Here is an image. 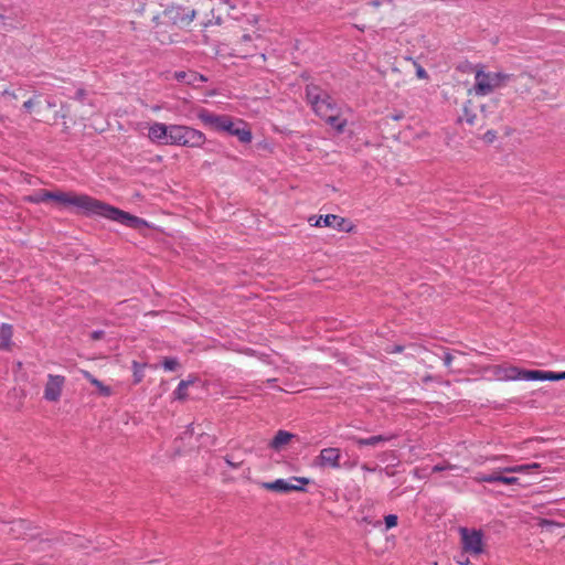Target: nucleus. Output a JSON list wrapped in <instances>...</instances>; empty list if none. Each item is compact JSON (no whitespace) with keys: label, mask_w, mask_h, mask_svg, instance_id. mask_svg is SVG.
Listing matches in <instances>:
<instances>
[{"label":"nucleus","mask_w":565,"mask_h":565,"mask_svg":"<svg viewBox=\"0 0 565 565\" xmlns=\"http://www.w3.org/2000/svg\"><path fill=\"white\" fill-rule=\"evenodd\" d=\"M50 201H54L62 206H73L86 215H99L110 221L124 224L131 228H141L147 226V222L122 210L104 203L86 194H76L74 192L51 191Z\"/></svg>","instance_id":"1"},{"label":"nucleus","mask_w":565,"mask_h":565,"mask_svg":"<svg viewBox=\"0 0 565 565\" xmlns=\"http://www.w3.org/2000/svg\"><path fill=\"white\" fill-rule=\"evenodd\" d=\"M306 94L307 99L312 106L315 113L324 119L337 131L341 132L347 124V120L340 117L339 109L330 96H328L317 86H308Z\"/></svg>","instance_id":"2"},{"label":"nucleus","mask_w":565,"mask_h":565,"mask_svg":"<svg viewBox=\"0 0 565 565\" xmlns=\"http://www.w3.org/2000/svg\"><path fill=\"white\" fill-rule=\"evenodd\" d=\"M513 75L502 73V72H484L479 70L475 75V85L471 89H469V94H475L477 96H486L504 87L511 79Z\"/></svg>","instance_id":"3"},{"label":"nucleus","mask_w":565,"mask_h":565,"mask_svg":"<svg viewBox=\"0 0 565 565\" xmlns=\"http://www.w3.org/2000/svg\"><path fill=\"white\" fill-rule=\"evenodd\" d=\"M169 145L200 148L205 143V136L200 130L189 126L170 125Z\"/></svg>","instance_id":"4"},{"label":"nucleus","mask_w":565,"mask_h":565,"mask_svg":"<svg viewBox=\"0 0 565 565\" xmlns=\"http://www.w3.org/2000/svg\"><path fill=\"white\" fill-rule=\"evenodd\" d=\"M461 546L465 554L479 556L484 552L483 533L480 530L460 527Z\"/></svg>","instance_id":"5"},{"label":"nucleus","mask_w":565,"mask_h":565,"mask_svg":"<svg viewBox=\"0 0 565 565\" xmlns=\"http://www.w3.org/2000/svg\"><path fill=\"white\" fill-rule=\"evenodd\" d=\"M488 370L497 381H530L525 376L530 370H521L513 365H492Z\"/></svg>","instance_id":"6"},{"label":"nucleus","mask_w":565,"mask_h":565,"mask_svg":"<svg viewBox=\"0 0 565 565\" xmlns=\"http://www.w3.org/2000/svg\"><path fill=\"white\" fill-rule=\"evenodd\" d=\"M309 481L306 478H292L291 480L277 479L273 482H264L262 486L264 489L287 493L291 491H301L303 486Z\"/></svg>","instance_id":"7"},{"label":"nucleus","mask_w":565,"mask_h":565,"mask_svg":"<svg viewBox=\"0 0 565 565\" xmlns=\"http://www.w3.org/2000/svg\"><path fill=\"white\" fill-rule=\"evenodd\" d=\"M163 15L175 25L186 26L193 21L195 11L181 7H170L164 10Z\"/></svg>","instance_id":"8"},{"label":"nucleus","mask_w":565,"mask_h":565,"mask_svg":"<svg viewBox=\"0 0 565 565\" xmlns=\"http://www.w3.org/2000/svg\"><path fill=\"white\" fill-rule=\"evenodd\" d=\"M64 384L65 377L63 375L49 374L44 387V398L49 402H57L62 395Z\"/></svg>","instance_id":"9"},{"label":"nucleus","mask_w":565,"mask_h":565,"mask_svg":"<svg viewBox=\"0 0 565 565\" xmlns=\"http://www.w3.org/2000/svg\"><path fill=\"white\" fill-rule=\"evenodd\" d=\"M309 223L313 226H324L332 227L340 231H351V227H345L347 221L343 217H340L334 214L320 215V216H311L309 218Z\"/></svg>","instance_id":"10"},{"label":"nucleus","mask_w":565,"mask_h":565,"mask_svg":"<svg viewBox=\"0 0 565 565\" xmlns=\"http://www.w3.org/2000/svg\"><path fill=\"white\" fill-rule=\"evenodd\" d=\"M340 459L341 451L339 448H323L319 456L316 458V463L322 468L330 467L338 469L341 467Z\"/></svg>","instance_id":"11"},{"label":"nucleus","mask_w":565,"mask_h":565,"mask_svg":"<svg viewBox=\"0 0 565 565\" xmlns=\"http://www.w3.org/2000/svg\"><path fill=\"white\" fill-rule=\"evenodd\" d=\"M198 117L205 126L217 131H222L227 122V115H215L206 109L200 110Z\"/></svg>","instance_id":"12"},{"label":"nucleus","mask_w":565,"mask_h":565,"mask_svg":"<svg viewBox=\"0 0 565 565\" xmlns=\"http://www.w3.org/2000/svg\"><path fill=\"white\" fill-rule=\"evenodd\" d=\"M170 125L167 126L162 122H153L149 127L148 137L151 141L160 145H169Z\"/></svg>","instance_id":"13"},{"label":"nucleus","mask_w":565,"mask_h":565,"mask_svg":"<svg viewBox=\"0 0 565 565\" xmlns=\"http://www.w3.org/2000/svg\"><path fill=\"white\" fill-rule=\"evenodd\" d=\"M525 376L531 381H559L565 380V372L556 373L551 371L531 370Z\"/></svg>","instance_id":"14"},{"label":"nucleus","mask_w":565,"mask_h":565,"mask_svg":"<svg viewBox=\"0 0 565 565\" xmlns=\"http://www.w3.org/2000/svg\"><path fill=\"white\" fill-rule=\"evenodd\" d=\"M296 436L286 430H278L273 440L269 444V447L276 451L281 450L286 445H288Z\"/></svg>","instance_id":"15"},{"label":"nucleus","mask_w":565,"mask_h":565,"mask_svg":"<svg viewBox=\"0 0 565 565\" xmlns=\"http://www.w3.org/2000/svg\"><path fill=\"white\" fill-rule=\"evenodd\" d=\"M393 435H377L370 438H355V443L359 446H373L376 447L382 443L388 441L393 438Z\"/></svg>","instance_id":"16"},{"label":"nucleus","mask_w":565,"mask_h":565,"mask_svg":"<svg viewBox=\"0 0 565 565\" xmlns=\"http://www.w3.org/2000/svg\"><path fill=\"white\" fill-rule=\"evenodd\" d=\"M13 330L8 323H2L0 327V349L8 350L11 345Z\"/></svg>","instance_id":"17"},{"label":"nucleus","mask_w":565,"mask_h":565,"mask_svg":"<svg viewBox=\"0 0 565 565\" xmlns=\"http://www.w3.org/2000/svg\"><path fill=\"white\" fill-rule=\"evenodd\" d=\"M83 376L93 384L98 393L103 396H110L111 395V388L105 384H103L99 380L94 377L88 371H82Z\"/></svg>","instance_id":"18"},{"label":"nucleus","mask_w":565,"mask_h":565,"mask_svg":"<svg viewBox=\"0 0 565 565\" xmlns=\"http://www.w3.org/2000/svg\"><path fill=\"white\" fill-rule=\"evenodd\" d=\"M233 136H236L241 142L247 143L252 140V132L243 120H238V126L233 130Z\"/></svg>","instance_id":"19"},{"label":"nucleus","mask_w":565,"mask_h":565,"mask_svg":"<svg viewBox=\"0 0 565 565\" xmlns=\"http://www.w3.org/2000/svg\"><path fill=\"white\" fill-rule=\"evenodd\" d=\"M540 468H541L540 463L533 462L530 465H519V466L505 467V468H502V471L513 472V473H526L532 470H539Z\"/></svg>","instance_id":"20"},{"label":"nucleus","mask_w":565,"mask_h":565,"mask_svg":"<svg viewBox=\"0 0 565 565\" xmlns=\"http://www.w3.org/2000/svg\"><path fill=\"white\" fill-rule=\"evenodd\" d=\"M50 199H51V191H46V190H40V191L25 198V200L31 203L47 202V201H50Z\"/></svg>","instance_id":"21"},{"label":"nucleus","mask_w":565,"mask_h":565,"mask_svg":"<svg viewBox=\"0 0 565 565\" xmlns=\"http://www.w3.org/2000/svg\"><path fill=\"white\" fill-rule=\"evenodd\" d=\"M503 472L504 471H502V469H498L497 471H494L491 475H478L475 477V480L477 482H489V483L500 482V476Z\"/></svg>","instance_id":"22"},{"label":"nucleus","mask_w":565,"mask_h":565,"mask_svg":"<svg viewBox=\"0 0 565 565\" xmlns=\"http://www.w3.org/2000/svg\"><path fill=\"white\" fill-rule=\"evenodd\" d=\"M191 383V381H181L173 393L174 397L180 401L185 399L188 396L186 391Z\"/></svg>","instance_id":"23"},{"label":"nucleus","mask_w":565,"mask_h":565,"mask_svg":"<svg viewBox=\"0 0 565 565\" xmlns=\"http://www.w3.org/2000/svg\"><path fill=\"white\" fill-rule=\"evenodd\" d=\"M145 366V364H140L136 361L132 363L135 383H139L142 381Z\"/></svg>","instance_id":"24"},{"label":"nucleus","mask_w":565,"mask_h":565,"mask_svg":"<svg viewBox=\"0 0 565 565\" xmlns=\"http://www.w3.org/2000/svg\"><path fill=\"white\" fill-rule=\"evenodd\" d=\"M162 365L166 371H174L179 367L180 363L175 358H164Z\"/></svg>","instance_id":"25"},{"label":"nucleus","mask_w":565,"mask_h":565,"mask_svg":"<svg viewBox=\"0 0 565 565\" xmlns=\"http://www.w3.org/2000/svg\"><path fill=\"white\" fill-rule=\"evenodd\" d=\"M238 120H234L232 117L227 116V122L225 124V127H223L222 131H226L230 135H233V130L237 128Z\"/></svg>","instance_id":"26"},{"label":"nucleus","mask_w":565,"mask_h":565,"mask_svg":"<svg viewBox=\"0 0 565 565\" xmlns=\"http://www.w3.org/2000/svg\"><path fill=\"white\" fill-rule=\"evenodd\" d=\"M13 28L11 22H8V20L0 14V32H8Z\"/></svg>","instance_id":"27"},{"label":"nucleus","mask_w":565,"mask_h":565,"mask_svg":"<svg viewBox=\"0 0 565 565\" xmlns=\"http://www.w3.org/2000/svg\"><path fill=\"white\" fill-rule=\"evenodd\" d=\"M386 529H392L397 525V516L395 514H388L384 519Z\"/></svg>","instance_id":"28"},{"label":"nucleus","mask_w":565,"mask_h":565,"mask_svg":"<svg viewBox=\"0 0 565 565\" xmlns=\"http://www.w3.org/2000/svg\"><path fill=\"white\" fill-rule=\"evenodd\" d=\"M414 65L416 67V75L420 79H426L428 77L427 72L424 70V67L417 63L414 62Z\"/></svg>","instance_id":"29"},{"label":"nucleus","mask_w":565,"mask_h":565,"mask_svg":"<svg viewBox=\"0 0 565 565\" xmlns=\"http://www.w3.org/2000/svg\"><path fill=\"white\" fill-rule=\"evenodd\" d=\"M519 479L516 477H505V476H500V482L501 483H504V484H514V483H518Z\"/></svg>","instance_id":"30"},{"label":"nucleus","mask_w":565,"mask_h":565,"mask_svg":"<svg viewBox=\"0 0 565 565\" xmlns=\"http://www.w3.org/2000/svg\"><path fill=\"white\" fill-rule=\"evenodd\" d=\"M446 469H458L457 466H454V465H436L434 468H433V472H439V471H443V470H446Z\"/></svg>","instance_id":"31"},{"label":"nucleus","mask_w":565,"mask_h":565,"mask_svg":"<svg viewBox=\"0 0 565 565\" xmlns=\"http://www.w3.org/2000/svg\"><path fill=\"white\" fill-rule=\"evenodd\" d=\"M465 115H466V120H467V122H468L469 125H473V124H475V118H476V116H475V115H470V114L468 113V108H467V106L465 107Z\"/></svg>","instance_id":"32"},{"label":"nucleus","mask_w":565,"mask_h":565,"mask_svg":"<svg viewBox=\"0 0 565 565\" xmlns=\"http://www.w3.org/2000/svg\"><path fill=\"white\" fill-rule=\"evenodd\" d=\"M495 139V134L493 131H487L483 136V140L487 142H492Z\"/></svg>","instance_id":"33"},{"label":"nucleus","mask_w":565,"mask_h":565,"mask_svg":"<svg viewBox=\"0 0 565 565\" xmlns=\"http://www.w3.org/2000/svg\"><path fill=\"white\" fill-rule=\"evenodd\" d=\"M457 563H458L459 565H468V564L470 563V561H469V557H468V556H466L465 554H461V555L458 557Z\"/></svg>","instance_id":"34"},{"label":"nucleus","mask_w":565,"mask_h":565,"mask_svg":"<svg viewBox=\"0 0 565 565\" xmlns=\"http://www.w3.org/2000/svg\"><path fill=\"white\" fill-rule=\"evenodd\" d=\"M38 104L36 100H34L33 98H30L29 100L24 102L23 104V107L26 109V110H31V108Z\"/></svg>","instance_id":"35"},{"label":"nucleus","mask_w":565,"mask_h":565,"mask_svg":"<svg viewBox=\"0 0 565 565\" xmlns=\"http://www.w3.org/2000/svg\"><path fill=\"white\" fill-rule=\"evenodd\" d=\"M539 525L544 527V526H553V525H556L555 522L553 521H550V520H546V519H541L540 522H539Z\"/></svg>","instance_id":"36"},{"label":"nucleus","mask_w":565,"mask_h":565,"mask_svg":"<svg viewBox=\"0 0 565 565\" xmlns=\"http://www.w3.org/2000/svg\"><path fill=\"white\" fill-rule=\"evenodd\" d=\"M260 35L259 34H256L255 33V36H253L252 34H244L242 36V41L243 42H249V41H253L254 39H258Z\"/></svg>","instance_id":"37"},{"label":"nucleus","mask_w":565,"mask_h":565,"mask_svg":"<svg viewBox=\"0 0 565 565\" xmlns=\"http://www.w3.org/2000/svg\"><path fill=\"white\" fill-rule=\"evenodd\" d=\"M452 360H454V356L450 353H446L444 356V364L446 366H450Z\"/></svg>","instance_id":"38"},{"label":"nucleus","mask_w":565,"mask_h":565,"mask_svg":"<svg viewBox=\"0 0 565 565\" xmlns=\"http://www.w3.org/2000/svg\"><path fill=\"white\" fill-rule=\"evenodd\" d=\"M225 462L232 468H238L242 462H234L228 457H225Z\"/></svg>","instance_id":"39"},{"label":"nucleus","mask_w":565,"mask_h":565,"mask_svg":"<svg viewBox=\"0 0 565 565\" xmlns=\"http://www.w3.org/2000/svg\"><path fill=\"white\" fill-rule=\"evenodd\" d=\"M104 337V331L99 330V331H94L92 333V338L94 340H98V339H102Z\"/></svg>","instance_id":"40"},{"label":"nucleus","mask_w":565,"mask_h":565,"mask_svg":"<svg viewBox=\"0 0 565 565\" xmlns=\"http://www.w3.org/2000/svg\"><path fill=\"white\" fill-rule=\"evenodd\" d=\"M403 351V347L401 345H394L392 350H390V353H399Z\"/></svg>","instance_id":"41"},{"label":"nucleus","mask_w":565,"mask_h":565,"mask_svg":"<svg viewBox=\"0 0 565 565\" xmlns=\"http://www.w3.org/2000/svg\"><path fill=\"white\" fill-rule=\"evenodd\" d=\"M151 20H152L156 24H158V23H159V21H158V20H159V15H158V14H153V15L151 17Z\"/></svg>","instance_id":"42"},{"label":"nucleus","mask_w":565,"mask_h":565,"mask_svg":"<svg viewBox=\"0 0 565 565\" xmlns=\"http://www.w3.org/2000/svg\"><path fill=\"white\" fill-rule=\"evenodd\" d=\"M46 104H47V107H49V108H53V107H55V106H56V105H55V103H54V102H52V100H47V103H46Z\"/></svg>","instance_id":"43"},{"label":"nucleus","mask_w":565,"mask_h":565,"mask_svg":"<svg viewBox=\"0 0 565 565\" xmlns=\"http://www.w3.org/2000/svg\"><path fill=\"white\" fill-rule=\"evenodd\" d=\"M138 11H139L140 13H145V7H142V8H140V9H138Z\"/></svg>","instance_id":"44"}]
</instances>
